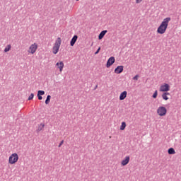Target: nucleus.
<instances>
[{
    "instance_id": "nucleus-1",
    "label": "nucleus",
    "mask_w": 181,
    "mask_h": 181,
    "mask_svg": "<svg viewBox=\"0 0 181 181\" xmlns=\"http://www.w3.org/2000/svg\"><path fill=\"white\" fill-rule=\"evenodd\" d=\"M170 21H172L170 17H167L163 20L157 28V33H158V35H163L166 33V30H168V27L169 26V22H170Z\"/></svg>"
},
{
    "instance_id": "nucleus-2",
    "label": "nucleus",
    "mask_w": 181,
    "mask_h": 181,
    "mask_svg": "<svg viewBox=\"0 0 181 181\" xmlns=\"http://www.w3.org/2000/svg\"><path fill=\"white\" fill-rule=\"evenodd\" d=\"M60 46H62V38L58 37L52 47V53L53 54H57L59 50H60Z\"/></svg>"
},
{
    "instance_id": "nucleus-3",
    "label": "nucleus",
    "mask_w": 181,
    "mask_h": 181,
    "mask_svg": "<svg viewBox=\"0 0 181 181\" xmlns=\"http://www.w3.org/2000/svg\"><path fill=\"white\" fill-rule=\"evenodd\" d=\"M37 49H39V45H37L36 42H34L29 46L27 52L28 54H35V53L37 52Z\"/></svg>"
},
{
    "instance_id": "nucleus-4",
    "label": "nucleus",
    "mask_w": 181,
    "mask_h": 181,
    "mask_svg": "<svg viewBox=\"0 0 181 181\" xmlns=\"http://www.w3.org/2000/svg\"><path fill=\"white\" fill-rule=\"evenodd\" d=\"M19 160V156L16 153H12L8 158L9 165H15Z\"/></svg>"
},
{
    "instance_id": "nucleus-5",
    "label": "nucleus",
    "mask_w": 181,
    "mask_h": 181,
    "mask_svg": "<svg viewBox=\"0 0 181 181\" xmlns=\"http://www.w3.org/2000/svg\"><path fill=\"white\" fill-rule=\"evenodd\" d=\"M156 113L158 117H165L166 114H168V109L165 106H159L157 108Z\"/></svg>"
},
{
    "instance_id": "nucleus-6",
    "label": "nucleus",
    "mask_w": 181,
    "mask_h": 181,
    "mask_svg": "<svg viewBox=\"0 0 181 181\" xmlns=\"http://www.w3.org/2000/svg\"><path fill=\"white\" fill-rule=\"evenodd\" d=\"M168 91H170V86L166 83L161 84L159 88V92L160 93H168Z\"/></svg>"
},
{
    "instance_id": "nucleus-7",
    "label": "nucleus",
    "mask_w": 181,
    "mask_h": 181,
    "mask_svg": "<svg viewBox=\"0 0 181 181\" xmlns=\"http://www.w3.org/2000/svg\"><path fill=\"white\" fill-rule=\"evenodd\" d=\"M55 66L59 70V73L63 71V69H64V63L62 61L57 62Z\"/></svg>"
},
{
    "instance_id": "nucleus-8",
    "label": "nucleus",
    "mask_w": 181,
    "mask_h": 181,
    "mask_svg": "<svg viewBox=\"0 0 181 181\" xmlns=\"http://www.w3.org/2000/svg\"><path fill=\"white\" fill-rule=\"evenodd\" d=\"M131 158L129 156H127L122 161H121V165L122 166H127L129 163Z\"/></svg>"
},
{
    "instance_id": "nucleus-9",
    "label": "nucleus",
    "mask_w": 181,
    "mask_h": 181,
    "mask_svg": "<svg viewBox=\"0 0 181 181\" xmlns=\"http://www.w3.org/2000/svg\"><path fill=\"white\" fill-rule=\"evenodd\" d=\"M113 63H115V58L114 57H111L108 59L106 64V66L107 67V69H109V67H111Z\"/></svg>"
},
{
    "instance_id": "nucleus-10",
    "label": "nucleus",
    "mask_w": 181,
    "mask_h": 181,
    "mask_svg": "<svg viewBox=\"0 0 181 181\" xmlns=\"http://www.w3.org/2000/svg\"><path fill=\"white\" fill-rule=\"evenodd\" d=\"M124 71V66H118L115 69V73L116 74H121Z\"/></svg>"
},
{
    "instance_id": "nucleus-11",
    "label": "nucleus",
    "mask_w": 181,
    "mask_h": 181,
    "mask_svg": "<svg viewBox=\"0 0 181 181\" xmlns=\"http://www.w3.org/2000/svg\"><path fill=\"white\" fill-rule=\"evenodd\" d=\"M127 95H128V92H127V90L122 92L119 95L120 101H123V100H125V98H127Z\"/></svg>"
},
{
    "instance_id": "nucleus-12",
    "label": "nucleus",
    "mask_w": 181,
    "mask_h": 181,
    "mask_svg": "<svg viewBox=\"0 0 181 181\" xmlns=\"http://www.w3.org/2000/svg\"><path fill=\"white\" fill-rule=\"evenodd\" d=\"M168 95H170V93L169 92H165L162 94L161 97L164 101H168L169 100Z\"/></svg>"
},
{
    "instance_id": "nucleus-13",
    "label": "nucleus",
    "mask_w": 181,
    "mask_h": 181,
    "mask_svg": "<svg viewBox=\"0 0 181 181\" xmlns=\"http://www.w3.org/2000/svg\"><path fill=\"white\" fill-rule=\"evenodd\" d=\"M77 39H78V36L74 35L71 40L70 45L74 46V45H76V42H77Z\"/></svg>"
},
{
    "instance_id": "nucleus-14",
    "label": "nucleus",
    "mask_w": 181,
    "mask_h": 181,
    "mask_svg": "<svg viewBox=\"0 0 181 181\" xmlns=\"http://www.w3.org/2000/svg\"><path fill=\"white\" fill-rule=\"evenodd\" d=\"M37 95L38 100H43V97H42V95H45V90H38Z\"/></svg>"
},
{
    "instance_id": "nucleus-15",
    "label": "nucleus",
    "mask_w": 181,
    "mask_h": 181,
    "mask_svg": "<svg viewBox=\"0 0 181 181\" xmlns=\"http://www.w3.org/2000/svg\"><path fill=\"white\" fill-rule=\"evenodd\" d=\"M107 30H103L100 34H99V36H98V39L99 40H101V39H103V37H104V36H105V34L107 33Z\"/></svg>"
},
{
    "instance_id": "nucleus-16",
    "label": "nucleus",
    "mask_w": 181,
    "mask_h": 181,
    "mask_svg": "<svg viewBox=\"0 0 181 181\" xmlns=\"http://www.w3.org/2000/svg\"><path fill=\"white\" fill-rule=\"evenodd\" d=\"M169 155H175L176 153V151H175V148H170L168 151Z\"/></svg>"
},
{
    "instance_id": "nucleus-17",
    "label": "nucleus",
    "mask_w": 181,
    "mask_h": 181,
    "mask_svg": "<svg viewBox=\"0 0 181 181\" xmlns=\"http://www.w3.org/2000/svg\"><path fill=\"white\" fill-rule=\"evenodd\" d=\"M125 128H127V123H125V122H122L120 126V131H124Z\"/></svg>"
},
{
    "instance_id": "nucleus-18",
    "label": "nucleus",
    "mask_w": 181,
    "mask_h": 181,
    "mask_svg": "<svg viewBox=\"0 0 181 181\" xmlns=\"http://www.w3.org/2000/svg\"><path fill=\"white\" fill-rule=\"evenodd\" d=\"M11 45H8L6 47H5V49H4V52L5 53H8V52H9V50H11Z\"/></svg>"
},
{
    "instance_id": "nucleus-19",
    "label": "nucleus",
    "mask_w": 181,
    "mask_h": 181,
    "mask_svg": "<svg viewBox=\"0 0 181 181\" xmlns=\"http://www.w3.org/2000/svg\"><path fill=\"white\" fill-rule=\"evenodd\" d=\"M52 98V96L50 95H48L47 96V99L45 100V104H49L50 103V99Z\"/></svg>"
},
{
    "instance_id": "nucleus-20",
    "label": "nucleus",
    "mask_w": 181,
    "mask_h": 181,
    "mask_svg": "<svg viewBox=\"0 0 181 181\" xmlns=\"http://www.w3.org/2000/svg\"><path fill=\"white\" fill-rule=\"evenodd\" d=\"M153 98H158V90H155L154 93L152 95Z\"/></svg>"
},
{
    "instance_id": "nucleus-21",
    "label": "nucleus",
    "mask_w": 181,
    "mask_h": 181,
    "mask_svg": "<svg viewBox=\"0 0 181 181\" xmlns=\"http://www.w3.org/2000/svg\"><path fill=\"white\" fill-rule=\"evenodd\" d=\"M33 97H35V95L33 93H31L28 97V100L30 101V100H33Z\"/></svg>"
},
{
    "instance_id": "nucleus-22",
    "label": "nucleus",
    "mask_w": 181,
    "mask_h": 181,
    "mask_svg": "<svg viewBox=\"0 0 181 181\" xmlns=\"http://www.w3.org/2000/svg\"><path fill=\"white\" fill-rule=\"evenodd\" d=\"M44 128H45V124H40V126H39L40 131H42Z\"/></svg>"
},
{
    "instance_id": "nucleus-23",
    "label": "nucleus",
    "mask_w": 181,
    "mask_h": 181,
    "mask_svg": "<svg viewBox=\"0 0 181 181\" xmlns=\"http://www.w3.org/2000/svg\"><path fill=\"white\" fill-rule=\"evenodd\" d=\"M139 78V75H136L134 77H133V80H135V81H138Z\"/></svg>"
},
{
    "instance_id": "nucleus-24",
    "label": "nucleus",
    "mask_w": 181,
    "mask_h": 181,
    "mask_svg": "<svg viewBox=\"0 0 181 181\" xmlns=\"http://www.w3.org/2000/svg\"><path fill=\"white\" fill-rule=\"evenodd\" d=\"M100 50H101V47H99L98 50L95 52V54H98L100 53Z\"/></svg>"
},
{
    "instance_id": "nucleus-25",
    "label": "nucleus",
    "mask_w": 181,
    "mask_h": 181,
    "mask_svg": "<svg viewBox=\"0 0 181 181\" xmlns=\"http://www.w3.org/2000/svg\"><path fill=\"white\" fill-rule=\"evenodd\" d=\"M144 0H135V4H141Z\"/></svg>"
},
{
    "instance_id": "nucleus-26",
    "label": "nucleus",
    "mask_w": 181,
    "mask_h": 181,
    "mask_svg": "<svg viewBox=\"0 0 181 181\" xmlns=\"http://www.w3.org/2000/svg\"><path fill=\"white\" fill-rule=\"evenodd\" d=\"M63 144H64V140H62L61 142H60V144H59V148H60L61 146H62V145H63Z\"/></svg>"
},
{
    "instance_id": "nucleus-27",
    "label": "nucleus",
    "mask_w": 181,
    "mask_h": 181,
    "mask_svg": "<svg viewBox=\"0 0 181 181\" xmlns=\"http://www.w3.org/2000/svg\"><path fill=\"white\" fill-rule=\"evenodd\" d=\"M76 1H80V0H76Z\"/></svg>"
}]
</instances>
